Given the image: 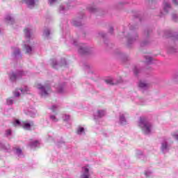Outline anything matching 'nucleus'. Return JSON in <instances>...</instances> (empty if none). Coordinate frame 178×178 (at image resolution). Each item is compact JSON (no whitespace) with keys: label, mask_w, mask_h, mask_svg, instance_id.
Here are the masks:
<instances>
[{"label":"nucleus","mask_w":178,"mask_h":178,"mask_svg":"<svg viewBox=\"0 0 178 178\" xmlns=\"http://www.w3.org/2000/svg\"><path fill=\"white\" fill-rule=\"evenodd\" d=\"M139 126L142 129L145 134H149L151 133V129H152V124H151L147 118L141 117L139 121Z\"/></svg>","instance_id":"1"},{"label":"nucleus","mask_w":178,"mask_h":178,"mask_svg":"<svg viewBox=\"0 0 178 178\" xmlns=\"http://www.w3.org/2000/svg\"><path fill=\"white\" fill-rule=\"evenodd\" d=\"M35 87L40 90V95H42V97H46L51 91V87L47 85L44 86L40 83H35Z\"/></svg>","instance_id":"2"},{"label":"nucleus","mask_w":178,"mask_h":178,"mask_svg":"<svg viewBox=\"0 0 178 178\" xmlns=\"http://www.w3.org/2000/svg\"><path fill=\"white\" fill-rule=\"evenodd\" d=\"M22 129L24 130L30 131L31 130V127H34V122L33 121H22Z\"/></svg>","instance_id":"3"},{"label":"nucleus","mask_w":178,"mask_h":178,"mask_svg":"<svg viewBox=\"0 0 178 178\" xmlns=\"http://www.w3.org/2000/svg\"><path fill=\"white\" fill-rule=\"evenodd\" d=\"M83 173L81 175V178H90V170L88 168H83Z\"/></svg>","instance_id":"4"},{"label":"nucleus","mask_w":178,"mask_h":178,"mask_svg":"<svg viewBox=\"0 0 178 178\" xmlns=\"http://www.w3.org/2000/svg\"><path fill=\"white\" fill-rule=\"evenodd\" d=\"M24 2H25L26 4H27L29 6H34L35 2L34 0H23Z\"/></svg>","instance_id":"5"},{"label":"nucleus","mask_w":178,"mask_h":178,"mask_svg":"<svg viewBox=\"0 0 178 178\" xmlns=\"http://www.w3.org/2000/svg\"><path fill=\"white\" fill-rule=\"evenodd\" d=\"M138 86H139V87H140V88H146V87H148V83H145V82H144V81H140L139 82Z\"/></svg>","instance_id":"6"},{"label":"nucleus","mask_w":178,"mask_h":178,"mask_svg":"<svg viewBox=\"0 0 178 178\" xmlns=\"http://www.w3.org/2000/svg\"><path fill=\"white\" fill-rule=\"evenodd\" d=\"M79 54H86L87 52V48L80 46L79 48Z\"/></svg>","instance_id":"7"},{"label":"nucleus","mask_w":178,"mask_h":178,"mask_svg":"<svg viewBox=\"0 0 178 178\" xmlns=\"http://www.w3.org/2000/svg\"><path fill=\"white\" fill-rule=\"evenodd\" d=\"M30 145H31V147H38V145H40V141H38V140L33 141V142H31Z\"/></svg>","instance_id":"8"},{"label":"nucleus","mask_w":178,"mask_h":178,"mask_svg":"<svg viewBox=\"0 0 178 178\" xmlns=\"http://www.w3.org/2000/svg\"><path fill=\"white\" fill-rule=\"evenodd\" d=\"M24 49L26 51V54H30V52H31L32 49H31V47L30 46H27V45H24Z\"/></svg>","instance_id":"9"},{"label":"nucleus","mask_w":178,"mask_h":178,"mask_svg":"<svg viewBox=\"0 0 178 178\" xmlns=\"http://www.w3.org/2000/svg\"><path fill=\"white\" fill-rule=\"evenodd\" d=\"M106 84H110V86H115V84H118V83L113 82V81H112V79L106 80Z\"/></svg>","instance_id":"10"},{"label":"nucleus","mask_w":178,"mask_h":178,"mask_svg":"<svg viewBox=\"0 0 178 178\" xmlns=\"http://www.w3.org/2000/svg\"><path fill=\"white\" fill-rule=\"evenodd\" d=\"M24 33H25L26 38H30V31H29V29H25L24 30Z\"/></svg>","instance_id":"11"},{"label":"nucleus","mask_w":178,"mask_h":178,"mask_svg":"<svg viewBox=\"0 0 178 178\" xmlns=\"http://www.w3.org/2000/svg\"><path fill=\"white\" fill-rule=\"evenodd\" d=\"M170 8V5L168 3H164V10L166 13H168V8Z\"/></svg>","instance_id":"12"},{"label":"nucleus","mask_w":178,"mask_h":178,"mask_svg":"<svg viewBox=\"0 0 178 178\" xmlns=\"http://www.w3.org/2000/svg\"><path fill=\"white\" fill-rule=\"evenodd\" d=\"M120 122L122 123V124H124V123H126V118H124V116H123V115H121L120 117Z\"/></svg>","instance_id":"13"},{"label":"nucleus","mask_w":178,"mask_h":178,"mask_svg":"<svg viewBox=\"0 0 178 178\" xmlns=\"http://www.w3.org/2000/svg\"><path fill=\"white\" fill-rule=\"evenodd\" d=\"M84 132V128L79 127L76 131L77 134H81V133Z\"/></svg>","instance_id":"14"},{"label":"nucleus","mask_w":178,"mask_h":178,"mask_svg":"<svg viewBox=\"0 0 178 178\" xmlns=\"http://www.w3.org/2000/svg\"><path fill=\"white\" fill-rule=\"evenodd\" d=\"M16 79H17L16 74L15 73L11 74L10 80H12V81H14V80H16Z\"/></svg>","instance_id":"15"},{"label":"nucleus","mask_w":178,"mask_h":178,"mask_svg":"<svg viewBox=\"0 0 178 178\" xmlns=\"http://www.w3.org/2000/svg\"><path fill=\"white\" fill-rule=\"evenodd\" d=\"M168 148V143H162V145H161V149H167Z\"/></svg>","instance_id":"16"},{"label":"nucleus","mask_w":178,"mask_h":178,"mask_svg":"<svg viewBox=\"0 0 178 178\" xmlns=\"http://www.w3.org/2000/svg\"><path fill=\"white\" fill-rule=\"evenodd\" d=\"M50 119H51L53 122H58V119H56V117H55V115H51Z\"/></svg>","instance_id":"17"},{"label":"nucleus","mask_w":178,"mask_h":178,"mask_svg":"<svg viewBox=\"0 0 178 178\" xmlns=\"http://www.w3.org/2000/svg\"><path fill=\"white\" fill-rule=\"evenodd\" d=\"M138 72H140V70H138V69L137 67H135L134 69V72L135 76H137V74H138Z\"/></svg>","instance_id":"18"},{"label":"nucleus","mask_w":178,"mask_h":178,"mask_svg":"<svg viewBox=\"0 0 178 178\" xmlns=\"http://www.w3.org/2000/svg\"><path fill=\"white\" fill-rule=\"evenodd\" d=\"M16 152L18 155H22V149L20 148H17L16 149Z\"/></svg>","instance_id":"19"},{"label":"nucleus","mask_w":178,"mask_h":178,"mask_svg":"<svg viewBox=\"0 0 178 178\" xmlns=\"http://www.w3.org/2000/svg\"><path fill=\"white\" fill-rule=\"evenodd\" d=\"M52 67H54V69H56V66H58V64H56V62L53 61L52 64H51Z\"/></svg>","instance_id":"20"},{"label":"nucleus","mask_w":178,"mask_h":178,"mask_svg":"<svg viewBox=\"0 0 178 178\" xmlns=\"http://www.w3.org/2000/svg\"><path fill=\"white\" fill-rule=\"evenodd\" d=\"M7 104L8 105H12V104H13V100H12V99H8L7 100Z\"/></svg>","instance_id":"21"},{"label":"nucleus","mask_w":178,"mask_h":178,"mask_svg":"<svg viewBox=\"0 0 178 178\" xmlns=\"http://www.w3.org/2000/svg\"><path fill=\"white\" fill-rule=\"evenodd\" d=\"M50 33H49V30L47 29L44 31V35H46V37H48V35H49Z\"/></svg>","instance_id":"22"},{"label":"nucleus","mask_w":178,"mask_h":178,"mask_svg":"<svg viewBox=\"0 0 178 178\" xmlns=\"http://www.w3.org/2000/svg\"><path fill=\"white\" fill-rule=\"evenodd\" d=\"M88 10H90V12H95V10H97L95 8H91V7H89Z\"/></svg>","instance_id":"23"},{"label":"nucleus","mask_w":178,"mask_h":178,"mask_svg":"<svg viewBox=\"0 0 178 178\" xmlns=\"http://www.w3.org/2000/svg\"><path fill=\"white\" fill-rule=\"evenodd\" d=\"M98 115L99 118H102L104 116V111H98Z\"/></svg>","instance_id":"24"},{"label":"nucleus","mask_w":178,"mask_h":178,"mask_svg":"<svg viewBox=\"0 0 178 178\" xmlns=\"http://www.w3.org/2000/svg\"><path fill=\"white\" fill-rule=\"evenodd\" d=\"M6 134L7 136H10V134H12V130L8 129L6 131Z\"/></svg>","instance_id":"25"},{"label":"nucleus","mask_w":178,"mask_h":178,"mask_svg":"<svg viewBox=\"0 0 178 178\" xmlns=\"http://www.w3.org/2000/svg\"><path fill=\"white\" fill-rule=\"evenodd\" d=\"M146 60H147V62H151L152 60V58L146 56Z\"/></svg>","instance_id":"26"},{"label":"nucleus","mask_w":178,"mask_h":178,"mask_svg":"<svg viewBox=\"0 0 178 178\" xmlns=\"http://www.w3.org/2000/svg\"><path fill=\"white\" fill-rule=\"evenodd\" d=\"M62 62H63V64H60V66H64V65H66V60L63 59Z\"/></svg>","instance_id":"27"},{"label":"nucleus","mask_w":178,"mask_h":178,"mask_svg":"<svg viewBox=\"0 0 178 178\" xmlns=\"http://www.w3.org/2000/svg\"><path fill=\"white\" fill-rule=\"evenodd\" d=\"M173 137H174V138H175V140H177V141H178V134H174Z\"/></svg>","instance_id":"28"},{"label":"nucleus","mask_w":178,"mask_h":178,"mask_svg":"<svg viewBox=\"0 0 178 178\" xmlns=\"http://www.w3.org/2000/svg\"><path fill=\"white\" fill-rule=\"evenodd\" d=\"M15 97H20V93H17L16 92L14 93Z\"/></svg>","instance_id":"29"},{"label":"nucleus","mask_w":178,"mask_h":178,"mask_svg":"<svg viewBox=\"0 0 178 178\" xmlns=\"http://www.w3.org/2000/svg\"><path fill=\"white\" fill-rule=\"evenodd\" d=\"M172 2H174L175 5H178V0H172Z\"/></svg>","instance_id":"30"},{"label":"nucleus","mask_w":178,"mask_h":178,"mask_svg":"<svg viewBox=\"0 0 178 178\" xmlns=\"http://www.w3.org/2000/svg\"><path fill=\"white\" fill-rule=\"evenodd\" d=\"M56 108V106H53L51 109L53 111V112H55V108Z\"/></svg>","instance_id":"31"},{"label":"nucleus","mask_w":178,"mask_h":178,"mask_svg":"<svg viewBox=\"0 0 178 178\" xmlns=\"http://www.w3.org/2000/svg\"><path fill=\"white\" fill-rule=\"evenodd\" d=\"M15 123L16 124H20V121H19V120H16Z\"/></svg>","instance_id":"32"},{"label":"nucleus","mask_w":178,"mask_h":178,"mask_svg":"<svg viewBox=\"0 0 178 178\" xmlns=\"http://www.w3.org/2000/svg\"><path fill=\"white\" fill-rule=\"evenodd\" d=\"M6 19V20H8V21L12 20V18L10 17H7Z\"/></svg>","instance_id":"33"},{"label":"nucleus","mask_w":178,"mask_h":178,"mask_svg":"<svg viewBox=\"0 0 178 178\" xmlns=\"http://www.w3.org/2000/svg\"><path fill=\"white\" fill-rule=\"evenodd\" d=\"M56 0H51V1H50V5H52V3L53 2H55Z\"/></svg>","instance_id":"34"},{"label":"nucleus","mask_w":178,"mask_h":178,"mask_svg":"<svg viewBox=\"0 0 178 178\" xmlns=\"http://www.w3.org/2000/svg\"><path fill=\"white\" fill-rule=\"evenodd\" d=\"M112 31H113V28H110V33H112Z\"/></svg>","instance_id":"35"},{"label":"nucleus","mask_w":178,"mask_h":178,"mask_svg":"<svg viewBox=\"0 0 178 178\" xmlns=\"http://www.w3.org/2000/svg\"><path fill=\"white\" fill-rule=\"evenodd\" d=\"M145 175L146 176V177H148V172H145Z\"/></svg>","instance_id":"36"},{"label":"nucleus","mask_w":178,"mask_h":178,"mask_svg":"<svg viewBox=\"0 0 178 178\" xmlns=\"http://www.w3.org/2000/svg\"><path fill=\"white\" fill-rule=\"evenodd\" d=\"M15 55H16V54H20V50H17V53H15Z\"/></svg>","instance_id":"37"},{"label":"nucleus","mask_w":178,"mask_h":178,"mask_svg":"<svg viewBox=\"0 0 178 178\" xmlns=\"http://www.w3.org/2000/svg\"><path fill=\"white\" fill-rule=\"evenodd\" d=\"M20 90H21L22 92H23V90L22 89H20Z\"/></svg>","instance_id":"38"},{"label":"nucleus","mask_w":178,"mask_h":178,"mask_svg":"<svg viewBox=\"0 0 178 178\" xmlns=\"http://www.w3.org/2000/svg\"><path fill=\"white\" fill-rule=\"evenodd\" d=\"M173 19H175V15H173Z\"/></svg>","instance_id":"39"}]
</instances>
